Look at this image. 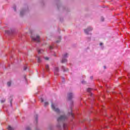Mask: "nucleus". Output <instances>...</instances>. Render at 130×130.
<instances>
[{
  "label": "nucleus",
  "mask_w": 130,
  "mask_h": 130,
  "mask_svg": "<svg viewBox=\"0 0 130 130\" xmlns=\"http://www.w3.org/2000/svg\"><path fill=\"white\" fill-rule=\"evenodd\" d=\"M8 130H14V128L12 127L11 126H8Z\"/></svg>",
  "instance_id": "a211bd4d"
},
{
  "label": "nucleus",
  "mask_w": 130,
  "mask_h": 130,
  "mask_svg": "<svg viewBox=\"0 0 130 130\" xmlns=\"http://www.w3.org/2000/svg\"><path fill=\"white\" fill-rule=\"evenodd\" d=\"M43 49H38V52L39 54H40V53H42L43 52Z\"/></svg>",
  "instance_id": "dca6fc26"
},
{
  "label": "nucleus",
  "mask_w": 130,
  "mask_h": 130,
  "mask_svg": "<svg viewBox=\"0 0 130 130\" xmlns=\"http://www.w3.org/2000/svg\"><path fill=\"white\" fill-rule=\"evenodd\" d=\"M45 106H47L48 105V102H45Z\"/></svg>",
  "instance_id": "4be33fe9"
},
{
  "label": "nucleus",
  "mask_w": 130,
  "mask_h": 130,
  "mask_svg": "<svg viewBox=\"0 0 130 130\" xmlns=\"http://www.w3.org/2000/svg\"><path fill=\"white\" fill-rule=\"evenodd\" d=\"M68 56H69V53H66L64 54H63L61 62L62 63H64V62H67V61H68V60L67 59V57H68Z\"/></svg>",
  "instance_id": "7ed1b4c3"
},
{
  "label": "nucleus",
  "mask_w": 130,
  "mask_h": 130,
  "mask_svg": "<svg viewBox=\"0 0 130 130\" xmlns=\"http://www.w3.org/2000/svg\"><path fill=\"white\" fill-rule=\"evenodd\" d=\"M81 83H82V84H86V81L83 80V81H81Z\"/></svg>",
  "instance_id": "a878e982"
},
{
  "label": "nucleus",
  "mask_w": 130,
  "mask_h": 130,
  "mask_svg": "<svg viewBox=\"0 0 130 130\" xmlns=\"http://www.w3.org/2000/svg\"><path fill=\"white\" fill-rule=\"evenodd\" d=\"M101 20L102 21V22H103V21H104V18L102 17Z\"/></svg>",
  "instance_id": "cd10ccee"
},
{
  "label": "nucleus",
  "mask_w": 130,
  "mask_h": 130,
  "mask_svg": "<svg viewBox=\"0 0 130 130\" xmlns=\"http://www.w3.org/2000/svg\"><path fill=\"white\" fill-rule=\"evenodd\" d=\"M68 119V116L66 115H61L57 118L58 123L57 124V127L59 130H61V125L63 124V129H68V124L63 123V121Z\"/></svg>",
  "instance_id": "f257e3e1"
},
{
  "label": "nucleus",
  "mask_w": 130,
  "mask_h": 130,
  "mask_svg": "<svg viewBox=\"0 0 130 130\" xmlns=\"http://www.w3.org/2000/svg\"><path fill=\"white\" fill-rule=\"evenodd\" d=\"M100 45H103V43H101L100 44Z\"/></svg>",
  "instance_id": "c756f323"
},
{
  "label": "nucleus",
  "mask_w": 130,
  "mask_h": 130,
  "mask_svg": "<svg viewBox=\"0 0 130 130\" xmlns=\"http://www.w3.org/2000/svg\"><path fill=\"white\" fill-rule=\"evenodd\" d=\"M90 79H93V76H91Z\"/></svg>",
  "instance_id": "473e14b6"
},
{
  "label": "nucleus",
  "mask_w": 130,
  "mask_h": 130,
  "mask_svg": "<svg viewBox=\"0 0 130 130\" xmlns=\"http://www.w3.org/2000/svg\"><path fill=\"white\" fill-rule=\"evenodd\" d=\"M104 69H106V67L104 66Z\"/></svg>",
  "instance_id": "f704fd0d"
},
{
  "label": "nucleus",
  "mask_w": 130,
  "mask_h": 130,
  "mask_svg": "<svg viewBox=\"0 0 130 130\" xmlns=\"http://www.w3.org/2000/svg\"><path fill=\"white\" fill-rule=\"evenodd\" d=\"M31 33H32V31H30Z\"/></svg>",
  "instance_id": "c9c22d12"
},
{
  "label": "nucleus",
  "mask_w": 130,
  "mask_h": 130,
  "mask_svg": "<svg viewBox=\"0 0 130 130\" xmlns=\"http://www.w3.org/2000/svg\"><path fill=\"white\" fill-rule=\"evenodd\" d=\"M6 102V99H4L1 100V103H4Z\"/></svg>",
  "instance_id": "aec40b11"
},
{
  "label": "nucleus",
  "mask_w": 130,
  "mask_h": 130,
  "mask_svg": "<svg viewBox=\"0 0 130 130\" xmlns=\"http://www.w3.org/2000/svg\"><path fill=\"white\" fill-rule=\"evenodd\" d=\"M45 69L46 70L47 72H49V64H46L45 66Z\"/></svg>",
  "instance_id": "f8f14e48"
},
{
  "label": "nucleus",
  "mask_w": 130,
  "mask_h": 130,
  "mask_svg": "<svg viewBox=\"0 0 130 130\" xmlns=\"http://www.w3.org/2000/svg\"><path fill=\"white\" fill-rule=\"evenodd\" d=\"M6 34H8V35H11V34H13L14 33L13 29H10V30H6L5 31Z\"/></svg>",
  "instance_id": "1a4fd4ad"
},
{
  "label": "nucleus",
  "mask_w": 130,
  "mask_h": 130,
  "mask_svg": "<svg viewBox=\"0 0 130 130\" xmlns=\"http://www.w3.org/2000/svg\"><path fill=\"white\" fill-rule=\"evenodd\" d=\"M51 108L53 111L56 112L57 114H60L61 113V111L57 107V106L55 104L52 103L51 104Z\"/></svg>",
  "instance_id": "f03ea898"
},
{
  "label": "nucleus",
  "mask_w": 130,
  "mask_h": 130,
  "mask_svg": "<svg viewBox=\"0 0 130 130\" xmlns=\"http://www.w3.org/2000/svg\"><path fill=\"white\" fill-rule=\"evenodd\" d=\"M35 123H37V122L38 121V115H36L35 116Z\"/></svg>",
  "instance_id": "4468645a"
},
{
  "label": "nucleus",
  "mask_w": 130,
  "mask_h": 130,
  "mask_svg": "<svg viewBox=\"0 0 130 130\" xmlns=\"http://www.w3.org/2000/svg\"><path fill=\"white\" fill-rule=\"evenodd\" d=\"M87 92H91V89L90 88L87 89Z\"/></svg>",
  "instance_id": "bb28decb"
},
{
  "label": "nucleus",
  "mask_w": 130,
  "mask_h": 130,
  "mask_svg": "<svg viewBox=\"0 0 130 130\" xmlns=\"http://www.w3.org/2000/svg\"><path fill=\"white\" fill-rule=\"evenodd\" d=\"M10 104L12 105V100L10 101Z\"/></svg>",
  "instance_id": "2f4dec72"
},
{
  "label": "nucleus",
  "mask_w": 130,
  "mask_h": 130,
  "mask_svg": "<svg viewBox=\"0 0 130 130\" xmlns=\"http://www.w3.org/2000/svg\"><path fill=\"white\" fill-rule=\"evenodd\" d=\"M13 8L14 9L15 12H16L17 11V10L16 9V6L15 5L13 6Z\"/></svg>",
  "instance_id": "412c9836"
},
{
  "label": "nucleus",
  "mask_w": 130,
  "mask_h": 130,
  "mask_svg": "<svg viewBox=\"0 0 130 130\" xmlns=\"http://www.w3.org/2000/svg\"><path fill=\"white\" fill-rule=\"evenodd\" d=\"M26 130H31V128H30L29 127H27Z\"/></svg>",
  "instance_id": "b1692460"
},
{
  "label": "nucleus",
  "mask_w": 130,
  "mask_h": 130,
  "mask_svg": "<svg viewBox=\"0 0 130 130\" xmlns=\"http://www.w3.org/2000/svg\"><path fill=\"white\" fill-rule=\"evenodd\" d=\"M67 97L69 100H72L74 98V93L72 92H69L67 94Z\"/></svg>",
  "instance_id": "423d86ee"
},
{
  "label": "nucleus",
  "mask_w": 130,
  "mask_h": 130,
  "mask_svg": "<svg viewBox=\"0 0 130 130\" xmlns=\"http://www.w3.org/2000/svg\"><path fill=\"white\" fill-rule=\"evenodd\" d=\"M36 130H41V129H40L39 128H37L36 129Z\"/></svg>",
  "instance_id": "7c9ffc66"
},
{
  "label": "nucleus",
  "mask_w": 130,
  "mask_h": 130,
  "mask_svg": "<svg viewBox=\"0 0 130 130\" xmlns=\"http://www.w3.org/2000/svg\"><path fill=\"white\" fill-rule=\"evenodd\" d=\"M58 72H59V69L58 67H55L54 69V74L55 76H58Z\"/></svg>",
  "instance_id": "6e6552de"
},
{
  "label": "nucleus",
  "mask_w": 130,
  "mask_h": 130,
  "mask_svg": "<svg viewBox=\"0 0 130 130\" xmlns=\"http://www.w3.org/2000/svg\"><path fill=\"white\" fill-rule=\"evenodd\" d=\"M61 40V37L59 36L57 38V40L55 42V43H59Z\"/></svg>",
  "instance_id": "9b49d317"
},
{
  "label": "nucleus",
  "mask_w": 130,
  "mask_h": 130,
  "mask_svg": "<svg viewBox=\"0 0 130 130\" xmlns=\"http://www.w3.org/2000/svg\"><path fill=\"white\" fill-rule=\"evenodd\" d=\"M68 114L69 115H71L73 118L74 117V114L72 112V108H70V109L68 110Z\"/></svg>",
  "instance_id": "9d476101"
},
{
  "label": "nucleus",
  "mask_w": 130,
  "mask_h": 130,
  "mask_svg": "<svg viewBox=\"0 0 130 130\" xmlns=\"http://www.w3.org/2000/svg\"><path fill=\"white\" fill-rule=\"evenodd\" d=\"M54 47V44H52L51 45H50L49 46L50 50H52V49H53Z\"/></svg>",
  "instance_id": "2eb2a0df"
},
{
  "label": "nucleus",
  "mask_w": 130,
  "mask_h": 130,
  "mask_svg": "<svg viewBox=\"0 0 130 130\" xmlns=\"http://www.w3.org/2000/svg\"><path fill=\"white\" fill-rule=\"evenodd\" d=\"M41 102H44L43 99L41 98Z\"/></svg>",
  "instance_id": "c85d7f7f"
},
{
  "label": "nucleus",
  "mask_w": 130,
  "mask_h": 130,
  "mask_svg": "<svg viewBox=\"0 0 130 130\" xmlns=\"http://www.w3.org/2000/svg\"><path fill=\"white\" fill-rule=\"evenodd\" d=\"M93 30V27L91 26H88L87 28L84 29V32L85 34L89 35V32Z\"/></svg>",
  "instance_id": "39448f33"
},
{
  "label": "nucleus",
  "mask_w": 130,
  "mask_h": 130,
  "mask_svg": "<svg viewBox=\"0 0 130 130\" xmlns=\"http://www.w3.org/2000/svg\"><path fill=\"white\" fill-rule=\"evenodd\" d=\"M7 85H8V87H10V86H11V82H8V83H7Z\"/></svg>",
  "instance_id": "6ab92c4d"
},
{
  "label": "nucleus",
  "mask_w": 130,
  "mask_h": 130,
  "mask_svg": "<svg viewBox=\"0 0 130 130\" xmlns=\"http://www.w3.org/2000/svg\"><path fill=\"white\" fill-rule=\"evenodd\" d=\"M44 58L46 59V60H48L49 59V58H48V57H45Z\"/></svg>",
  "instance_id": "5701e85b"
},
{
  "label": "nucleus",
  "mask_w": 130,
  "mask_h": 130,
  "mask_svg": "<svg viewBox=\"0 0 130 130\" xmlns=\"http://www.w3.org/2000/svg\"><path fill=\"white\" fill-rule=\"evenodd\" d=\"M24 71H26L27 70V67L25 66L23 68Z\"/></svg>",
  "instance_id": "393cba45"
},
{
  "label": "nucleus",
  "mask_w": 130,
  "mask_h": 130,
  "mask_svg": "<svg viewBox=\"0 0 130 130\" xmlns=\"http://www.w3.org/2000/svg\"><path fill=\"white\" fill-rule=\"evenodd\" d=\"M31 38L33 41H36V42H37L38 43L40 42V37H39V36H36V37L31 36Z\"/></svg>",
  "instance_id": "20e7f679"
},
{
  "label": "nucleus",
  "mask_w": 130,
  "mask_h": 130,
  "mask_svg": "<svg viewBox=\"0 0 130 130\" xmlns=\"http://www.w3.org/2000/svg\"><path fill=\"white\" fill-rule=\"evenodd\" d=\"M37 59L38 60V62H40L41 61V57L38 56L37 57Z\"/></svg>",
  "instance_id": "f3484780"
},
{
  "label": "nucleus",
  "mask_w": 130,
  "mask_h": 130,
  "mask_svg": "<svg viewBox=\"0 0 130 130\" xmlns=\"http://www.w3.org/2000/svg\"><path fill=\"white\" fill-rule=\"evenodd\" d=\"M61 69L63 72H68V71H69V69L64 66H62Z\"/></svg>",
  "instance_id": "ddd939ff"
},
{
  "label": "nucleus",
  "mask_w": 130,
  "mask_h": 130,
  "mask_svg": "<svg viewBox=\"0 0 130 130\" xmlns=\"http://www.w3.org/2000/svg\"><path fill=\"white\" fill-rule=\"evenodd\" d=\"M54 56H56V54H54Z\"/></svg>",
  "instance_id": "72a5a7b5"
},
{
  "label": "nucleus",
  "mask_w": 130,
  "mask_h": 130,
  "mask_svg": "<svg viewBox=\"0 0 130 130\" xmlns=\"http://www.w3.org/2000/svg\"><path fill=\"white\" fill-rule=\"evenodd\" d=\"M27 12H28V8L21 10L20 11V16L21 17H23V16H24V15H25V14H26V13H27Z\"/></svg>",
  "instance_id": "0eeeda50"
}]
</instances>
